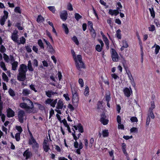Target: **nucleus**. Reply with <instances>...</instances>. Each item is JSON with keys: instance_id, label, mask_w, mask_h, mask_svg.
Instances as JSON below:
<instances>
[{"instance_id": "20", "label": "nucleus", "mask_w": 160, "mask_h": 160, "mask_svg": "<svg viewBox=\"0 0 160 160\" xmlns=\"http://www.w3.org/2000/svg\"><path fill=\"white\" fill-rule=\"evenodd\" d=\"M152 48H155L154 53L155 54L157 55L159 52V50L160 49V47L159 45H157L156 44H155L152 47Z\"/></svg>"}, {"instance_id": "51", "label": "nucleus", "mask_w": 160, "mask_h": 160, "mask_svg": "<svg viewBox=\"0 0 160 160\" xmlns=\"http://www.w3.org/2000/svg\"><path fill=\"white\" fill-rule=\"evenodd\" d=\"M130 120L132 122H138V119L135 117H131Z\"/></svg>"}, {"instance_id": "11", "label": "nucleus", "mask_w": 160, "mask_h": 160, "mask_svg": "<svg viewBox=\"0 0 160 160\" xmlns=\"http://www.w3.org/2000/svg\"><path fill=\"white\" fill-rule=\"evenodd\" d=\"M100 121L104 125H106L108 124L109 120L105 114H102L101 115Z\"/></svg>"}, {"instance_id": "29", "label": "nucleus", "mask_w": 160, "mask_h": 160, "mask_svg": "<svg viewBox=\"0 0 160 160\" xmlns=\"http://www.w3.org/2000/svg\"><path fill=\"white\" fill-rule=\"evenodd\" d=\"M0 66L1 68L4 71L7 70L5 64L3 61H1L0 62Z\"/></svg>"}, {"instance_id": "37", "label": "nucleus", "mask_w": 160, "mask_h": 160, "mask_svg": "<svg viewBox=\"0 0 160 160\" xmlns=\"http://www.w3.org/2000/svg\"><path fill=\"white\" fill-rule=\"evenodd\" d=\"M3 55L4 60L7 62H9L10 60V59L8 56L5 53H3Z\"/></svg>"}, {"instance_id": "41", "label": "nucleus", "mask_w": 160, "mask_h": 160, "mask_svg": "<svg viewBox=\"0 0 160 160\" xmlns=\"http://www.w3.org/2000/svg\"><path fill=\"white\" fill-rule=\"evenodd\" d=\"M21 134L20 133H17L15 134L14 138L17 141H19L20 140V135Z\"/></svg>"}, {"instance_id": "24", "label": "nucleus", "mask_w": 160, "mask_h": 160, "mask_svg": "<svg viewBox=\"0 0 160 160\" xmlns=\"http://www.w3.org/2000/svg\"><path fill=\"white\" fill-rule=\"evenodd\" d=\"M11 64L12 65V69L14 71L16 70L18 66V62L14 61L13 62L11 63Z\"/></svg>"}, {"instance_id": "4", "label": "nucleus", "mask_w": 160, "mask_h": 160, "mask_svg": "<svg viewBox=\"0 0 160 160\" xmlns=\"http://www.w3.org/2000/svg\"><path fill=\"white\" fill-rule=\"evenodd\" d=\"M71 92L72 95V101L73 105L76 107L78 106L79 96L78 92V90L75 87L71 86Z\"/></svg>"}, {"instance_id": "47", "label": "nucleus", "mask_w": 160, "mask_h": 160, "mask_svg": "<svg viewBox=\"0 0 160 160\" xmlns=\"http://www.w3.org/2000/svg\"><path fill=\"white\" fill-rule=\"evenodd\" d=\"M16 26L17 27L18 29L19 30H22L23 28L22 27V25L20 23H17L16 25Z\"/></svg>"}, {"instance_id": "12", "label": "nucleus", "mask_w": 160, "mask_h": 160, "mask_svg": "<svg viewBox=\"0 0 160 160\" xmlns=\"http://www.w3.org/2000/svg\"><path fill=\"white\" fill-rule=\"evenodd\" d=\"M18 118L19 121L22 123L23 122L24 116L25 115V112L23 110L19 111L18 113Z\"/></svg>"}, {"instance_id": "25", "label": "nucleus", "mask_w": 160, "mask_h": 160, "mask_svg": "<svg viewBox=\"0 0 160 160\" xmlns=\"http://www.w3.org/2000/svg\"><path fill=\"white\" fill-rule=\"evenodd\" d=\"M83 148V145L81 142L79 143V148H77L78 149L76 150V152L78 154H80L81 153L80 150Z\"/></svg>"}, {"instance_id": "7", "label": "nucleus", "mask_w": 160, "mask_h": 160, "mask_svg": "<svg viewBox=\"0 0 160 160\" xmlns=\"http://www.w3.org/2000/svg\"><path fill=\"white\" fill-rule=\"evenodd\" d=\"M110 52L113 61L118 62V61L119 56L116 51L114 49L112 48L110 50Z\"/></svg>"}, {"instance_id": "54", "label": "nucleus", "mask_w": 160, "mask_h": 160, "mask_svg": "<svg viewBox=\"0 0 160 160\" xmlns=\"http://www.w3.org/2000/svg\"><path fill=\"white\" fill-rule=\"evenodd\" d=\"M149 30L150 31L153 32L155 30V27L154 25H151L148 27Z\"/></svg>"}, {"instance_id": "2", "label": "nucleus", "mask_w": 160, "mask_h": 160, "mask_svg": "<svg viewBox=\"0 0 160 160\" xmlns=\"http://www.w3.org/2000/svg\"><path fill=\"white\" fill-rule=\"evenodd\" d=\"M27 70V66L25 64H22L20 66L18 76V79L19 80L23 81L25 80L26 78V72Z\"/></svg>"}, {"instance_id": "33", "label": "nucleus", "mask_w": 160, "mask_h": 160, "mask_svg": "<svg viewBox=\"0 0 160 160\" xmlns=\"http://www.w3.org/2000/svg\"><path fill=\"white\" fill-rule=\"evenodd\" d=\"M43 147L44 151L46 152H47L50 149L49 144L43 145Z\"/></svg>"}, {"instance_id": "13", "label": "nucleus", "mask_w": 160, "mask_h": 160, "mask_svg": "<svg viewBox=\"0 0 160 160\" xmlns=\"http://www.w3.org/2000/svg\"><path fill=\"white\" fill-rule=\"evenodd\" d=\"M23 156L25 157L26 159H27L29 158L32 156V153L30 151L29 149H28L24 152Z\"/></svg>"}, {"instance_id": "8", "label": "nucleus", "mask_w": 160, "mask_h": 160, "mask_svg": "<svg viewBox=\"0 0 160 160\" xmlns=\"http://www.w3.org/2000/svg\"><path fill=\"white\" fill-rule=\"evenodd\" d=\"M11 39L15 42H18L19 36L18 35V31L15 30L12 33L11 36Z\"/></svg>"}, {"instance_id": "49", "label": "nucleus", "mask_w": 160, "mask_h": 160, "mask_svg": "<svg viewBox=\"0 0 160 160\" xmlns=\"http://www.w3.org/2000/svg\"><path fill=\"white\" fill-rule=\"evenodd\" d=\"M35 87V85L33 84H31L29 86V87L31 90L34 91L35 92H37V91Z\"/></svg>"}, {"instance_id": "61", "label": "nucleus", "mask_w": 160, "mask_h": 160, "mask_svg": "<svg viewBox=\"0 0 160 160\" xmlns=\"http://www.w3.org/2000/svg\"><path fill=\"white\" fill-rule=\"evenodd\" d=\"M111 76L112 78L115 80L119 78V77L115 73L112 74H111Z\"/></svg>"}, {"instance_id": "42", "label": "nucleus", "mask_w": 160, "mask_h": 160, "mask_svg": "<svg viewBox=\"0 0 160 160\" xmlns=\"http://www.w3.org/2000/svg\"><path fill=\"white\" fill-rule=\"evenodd\" d=\"M149 10L150 12L151 16L153 18H154L155 16V14L154 12V11L153 8H149Z\"/></svg>"}, {"instance_id": "40", "label": "nucleus", "mask_w": 160, "mask_h": 160, "mask_svg": "<svg viewBox=\"0 0 160 160\" xmlns=\"http://www.w3.org/2000/svg\"><path fill=\"white\" fill-rule=\"evenodd\" d=\"M6 48L3 45H1L0 46V52L1 53H4L6 51Z\"/></svg>"}, {"instance_id": "17", "label": "nucleus", "mask_w": 160, "mask_h": 160, "mask_svg": "<svg viewBox=\"0 0 160 160\" xmlns=\"http://www.w3.org/2000/svg\"><path fill=\"white\" fill-rule=\"evenodd\" d=\"M7 116L8 118L12 117L14 115V112L10 108L7 109Z\"/></svg>"}, {"instance_id": "50", "label": "nucleus", "mask_w": 160, "mask_h": 160, "mask_svg": "<svg viewBox=\"0 0 160 160\" xmlns=\"http://www.w3.org/2000/svg\"><path fill=\"white\" fill-rule=\"evenodd\" d=\"M89 93V88L88 87H86L84 92V94L85 96H88V95Z\"/></svg>"}, {"instance_id": "23", "label": "nucleus", "mask_w": 160, "mask_h": 160, "mask_svg": "<svg viewBox=\"0 0 160 160\" xmlns=\"http://www.w3.org/2000/svg\"><path fill=\"white\" fill-rule=\"evenodd\" d=\"M122 151L124 153L126 156H127L128 155V154L127 153L126 151V144L124 143H123L122 145Z\"/></svg>"}, {"instance_id": "9", "label": "nucleus", "mask_w": 160, "mask_h": 160, "mask_svg": "<svg viewBox=\"0 0 160 160\" xmlns=\"http://www.w3.org/2000/svg\"><path fill=\"white\" fill-rule=\"evenodd\" d=\"M4 14L3 16L1 18L0 20V23L2 26L4 24L5 22L8 18V13L7 11H4Z\"/></svg>"}, {"instance_id": "32", "label": "nucleus", "mask_w": 160, "mask_h": 160, "mask_svg": "<svg viewBox=\"0 0 160 160\" xmlns=\"http://www.w3.org/2000/svg\"><path fill=\"white\" fill-rule=\"evenodd\" d=\"M44 20V18L41 15H38L37 19V21L38 23L42 22Z\"/></svg>"}, {"instance_id": "55", "label": "nucleus", "mask_w": 160, "mask_h": 160, "mask_svg": "<svg viewBox=\"0 0 160 160\" xmlns=\"http://www.w3.org/2000/svg\"><path fill=\"white\" fill-rule=\"evenodd\" d=\"M63 97L67 101H69L70 100L68 94V93L64 94L63 95Z\"/></svg>"}, {"instance_id": "21", "label": "nucleus", "mask_w": 160, "mask_h": 160, "mask_svg": "<svg viewBox=\"0 0 160 160\" xmlns=\"http://www.w3.org/2000/svg\"><path fill=\"white\" fill-rule=\"evenodd\" d=\"M28 70L30 72H32L33 71V68L32 66V64L31 61L29 60L28 61Z\"/></svg>"}, {"instance_id": "57", "label": "nucleus", "mask_w": 160, "mask_h": 160, "mask_svg": "<svg viewBox=\"0 0 160 160\" xmlns=\"http://www.w3.org/2000/svg\"><path fill=\"white\" fill-rule=\"evenodd\" d=\"M94 139L92 138H91L90 140V143L89 145V146L90 148L92 147V146L94 142Z\"/></svg>"}, {"instance_id": "48", "label": "nucleus", "mask_w": 160, "mask_h": 160, "mask_svg": "<svg viewBox=\"0 0 160 160\" xmlns=\"http://www.w3.org/2000/svg\"><path fill=\"white\" fill-rule=\"evenodd\" d=\"M122 46L123 47L127 48L128 47V44L127 42L125 40H123L122 42Z\"/></svg>"}, {"instance_id": "30", "label": "nucleus", "mask_w": 160, "mask_h": 160, "mask_svg": "<svg viewBox=\"0 0 160 160\" xmlns=\"http://www.w3.org/2000/svg\"><path fill=\"white\" fill-rule=\"evenodd\" d=\"M38 44L41 49H44V48L43 43L41 39H39L38 42Z\"/></svg>"}, {"instance_id": "43", "label": "nucleus", "mask_w": 160, "mask_h": 160, "mask_svg": "<svg viewBox=\"0 0 160 160\" xmlns=\"http://www.w3.org/2000/svg\"><path fill=\"white\" fill-rule=\"evenodd\" d=\"M151 107L149 108V111H152L155 107L154 101H152L151 102Z\"/></svg>"}, {"instance_id": "6", "label": "nucleus", "mask_w": 160, "mask_h": 160, "mask_svg": "<svg viewBox=\"0 0 160 160\" xmlns=\"http://www.w3.org/2000/svg\"><path fill=\"white\" fill-rule=\"evenodd\" d=\"M30 138L29 139L28 144L31 145L33 149H37L39 148V144L34 138L32 134L30 132Z\"/></svg>"}, {"instance_id": "16", "label": "nucleus", "mask_w": 160, "mask_h": 160, "mask_svg": "<svg viewBox=\"0 0 160 160\" xmlns=\"http://www.w3.org/2000/svg\"><path fill=\"white\" fill-rule=\"evenodd\" d=\"M127 74L128 75L129 79L130 80V82H131V84L134 87H135L136 84L131 73L130 72H127Z\"/></svg>"}, {"instance_id": "14", "label": "nucleus", "mask_w": 160, "mask_h": 160, "mask_svg": "<svg viewBox=\"0 0 160 160\" xmlns=\"http://www.w3.org/2000/svg\"><path fill=\"white\" fill-rule=\"evenodd\" d=\"M68 13L66 10H63L60 13V18L63 21H65L68 17Z\"/></svg>"}, {"instance_id": "53", "label": "nucleus", "mask_w": 160, "mask_h": 160, "mask_svg": "<svg viewBox=\"0 0 160 160\" xmlns=\"http://www.w3.org/2000/svg\"><path fill=\"white\" fill-rule=\"evenodd\" d=\"M138 129L135 127H133L130 129L131 132L137 133L138 132Z\"/></svg>"}, {"instance_id": "18", "label": "nucleus", "mask_w": 160, "mask_h": 160, "mask_svg": "<svg viewBox=\"0 0 160 160\" xmlns=\"http://www.w3.org/2000/svg\"><path fill=\"white\" fill-rule=\"evenodd\" d=\"M45 93L46 96L49 98L51 97L52 95L57 94V92H53L52 90H48L47 91H46Z\"/></svg>"}, {"instance_id": "64", "label": "nucleus", "mask_w": 160, "mask_h": 160, "mask_svg": "<svg viewBox=\"0 0 160 160\" xmlns=\"http://www.w3.org/2000/svg\"><path fill=\"white\" fill-rule=\"evenodd\" d=\"M105 100L107 102H109L111 99L110 94H109L108 95H106L105 96Z\"/></svg>"}, {"instance_id": "60", "label": "nucleus", "mask_w": 160, "mask_h": 160, "mask_svg": "<svg viewBox=\"0 0 160 160\" xmlns=\"http://www.w3.org/2000/svg\"><path fill=\"white\" fill-rule=\"evenodd\" d=\"M20 41L21 43L24 44L25 42L26 39L23 37H22L20 38Z\"/></svg>"}, {"instance_id": "46", "label": "nucleus", "mask_w": 160, "mask_h": 160, "mask_svg": "<svg viewBox=\"0 0 160 160\" xmlns=\"http://www.w3.org/2000/svg\"><path fill=\"white\" fill-rule=\"evenodd\" d=\"M49 9L53 13H55L56 9L54 6H49L48 7Z\"/></svg>"}, {"instance_id": "1", "label": "nucleus", "mask_w": 160, "mask_h": 160, "mask_svg": "<svg viewBox=\"0 0 160 160\" xmlns=\"http://www.w3.org/2000/svg\"><path fill=\"white\" fill-rule=\"evenodd\" d=\"M58 99L59 100L58 101V99L54 100L53 99L48 98L45 101V103L46 104L50 105L53 108L55 107V105L57 103L55 111L58 113L61 114V111L60 109H62L63 107L64 108H65L66 106L64 105L63 100L62 99Z\"/></svg>"}, {"instance_id": "34", "label": "nucleus", "mask_w": 160, "mask_h": 160, "mask_svg": "<svg viewBox=\"0 0 160 160\" xmlns=\"http://www.w3.org/2000/svg\"><path fill=\"white\" fill-rule=\"evenodd\" d=\"M74 17L78 21L80 19L82 18V16L78 13H76L74 14Z\"/></svg>"}, {"instance_id": "28", "label": "nucleus", "mask_w": 160, "mask_h": 160, "mask_svg": "<svg viewBox=\"0 0 160 160\" xmlns=\"http://www.w3.org/2000/svg\"><path fill=\"white\" fill-rule=\"evenodd\" d=\"M8 93L11 96L13 97L15 96L14 91L11 88H9L8 91Z\"/></svg>"}, {"instance_id": "35", "label": "nucleus", "mask_w": 160, "mask_h": 160, "mask_svg": "<svg viewBox=\"0 0 160 160\" xmlns=\"http://www.w3.org/2000/svg\"><path fill=\"white\" fill-rule=\"evenodd\" d=\"M102 47H103L98 44L96 46L95 49L98 52H100L102 49Z\"/></svg>"}, {"instance_id": "26", "label": "nucleus", "mask_w": 160, "mask_h": 160, "mask_svg": "<svg viewBox=\"0 0 160 160\" xmlns=\"http://www.w3.org/2000/svg\"><path fill=\"white\" fill-rule=\"evenodd\" d=\"M102 134L103 137H108L109 135L108 130L107 129L103 130L102 132Z\"/></svg>"}, {"instance_id": "36", "label": "nucleus", "mask_w": 160, "mask_h": 160, "mask_svg": "<svg viewBox=\"0 0 160 160\" xmlns=\"http://www.w3.org/2000/svg\"><path fill=\"white\" fill-rule=\"evenodd\" d=\"M72 40L75 43V44L78 45L79 44V41L77 39V37L74 36L72 38Z\"/></svg>"}, {"instance_id": "22", "label": "nucleus", "mask_w": 160, "mask_h": 160, "mask_svg": "<svg viewBox=\"0 0 160 160\" xmlns=\"http://www.w3.org/2000/svg\"><path fill=\"white\" fill-rule=\"evenodd\" d=\"M31 91L27 89H24L22 90V94L24 96H27L31 94Z\"/></svg>"}, {"instance_id": "62", "label": "nucleus", "mask_w": 160, "mask_h": 160, "mask_svg": "<svg viewBox=\"0 0 160 160\" xmlns=\"http://www.w3.org/2000/svg\"><path fill=\"white\" fill-rule=\"evenodd\" d=\"M67 9L68 10H70V11H72L73 10V8L72 7V4L70 3H69L67 5Z\"/></svg>"}, {"instance_id": "63", "label": "nucleus", "mask_w": 160, "mask_h": 160, "mask_svg": "<svg viewBox=\"0 0 160 160\" xmlns=\"http://www.w3.org/2000/svg\"><path fill=\"white\" fill-rule=\"evenodd\" d=\"M31 47V46H27L25 47L26 50L27 52H32Z\"/></svg>"}, {"instance_id": "39", "label": "nucleus", "mask_w": 160, "mask_h": 160, "mask_svg": "<svg viewBox=\"0 0 160 160\" xmlns=\"http://www.w3.org/2000/svg\"><path fill=\"white\" fill-rule=\"evenodd\" d=\"M62 27L64 29L65 33L66 34H68L69 32V31L67 25L66 24L64 23L62 24Z\"/></svg>"}, {"instance_id": "5", "label": "nucleus", "mask_w": 160, "mask_h": 160, "mask_svg": "<svg viewBox=\"0 0 160 160\" xmlns=\"http://www.w3.org/2000/svg\"><path fill=\"white\" fill-rule=\"evenodd\" d=\"M74 59L75 62L76 67L78 69L81 68H85V67L82 61L81 55H78L74 58Z\"/></svg>"}, {"instance_id": "45", "label": "nucleus", "mask_w": 160, "mask_h": 160, "mask_svg": "<svg viewBox=\"0 0 160 160\" xmlns=\"http://www.w3.org/2000/svg\"><path fill=\"white\" fill-rule=\"evenodd\" d=\"M34 68L37 67L38 66V62L36 59H34L32 62Z\"/></svg>"}, {"instance_id": "27", "label": "nucleus", "mask_w": 160, "mask_h": 160, "mask_svg": "<svg viewBox=\"0 0 160 160\" xmlns=\"http://www.w3.org/2000/svg\"><path fill=\"white\" fill-rule=\"evenodd\" d=\"M121 30L120 29H118L116 32V36L118 39H121Z\"/></svg>"}, {"instance_id": "15", "label": "nucleus", "mask_w": 160, "mask_h": 160, "mask_svg": "<svg viewBox=\"0 0 160 160\" xmlns=\"http://www.w3.org/2000/svg\"><path fill=\"white\" fill-rule=\"evenodd\" d=\"M73 128H72L73 130V129L76 130H78L79 132L81 133H82L83 132V128L82 125L81 124H78L77 126L74 125L73 126Z\"/></svg>"}, {"instance_id": "44", "label": "nucleus", "mask_w": 160, "mask_h": 160, "mask_svg": "<svg viewBox=\"0 0 160 160\" xmlns=\"http://www.w3.org/2000/svg\"><path fill=\"white\" fill-rule=\"evenodd\" d=\"M90 32H91V34H92V37L93 38H95L96 37V35L95 30L93 28L91 29L90 30Z\"/></svg>"}, {"instance_id": "58", "label": "nucleus", "mask_w": 160, "mask_h": 160, "mask_svg": "<svg viewBox=\"0 0 160 160\" xmlns=\"http://www.w3.org/2000/svg\"><path fill=\"white\" fill-rule=\"evenodd\" d=\"M78 83L80 85L81 87H82L84 86V82L82 79L80 78L78 80Z\"/></svg>"}, {"instance_id": "52", "label": "nucleus", "mask_w": 160, "mask_h": 160, "mask_svg": "<svg viewBox=\"0 0 160 160\" xmlns=\"http://www.w3.org/2000/svg\"><path fill=\"white\" fill-rule=\"evenodd\" d=\"M14 11L16 12L19 13H21V10L20 7H16L14 9Z\"/></svg>"}, {"instance_id": "38", "label": "nucleus", "mask_w": 160, "mask_h": 160, "mask_svg": "<svg viewBox=\"0 0 160 160\" xmlns=\"http://www.w3.org/2000/svg\"><path fill=\"white\" fill-rule=\"evenodd\" d=\"M117 10H118V11L119 12L121 11V9L122 8V5L121 3L120 2H118L117 3Z\"/></svg>"}, {"instance_id": "19", "label": "nucleus", "mask_w": 160, "mask_h": 160, "mask_svg": "<svg viewBox=\"0 0 160 160\" xmlns=\"http://www.w3.org/2000/svg\"><path fill=\"white\" fill-rule=\"evenodd\" d=\"M108 13L109 14L111 15H114L115 16H117L119 13V12H118L117 9L113 10L111 9H110L109 10Z\"/></svg>"}, {"instance_id": "31", "label": "nucleus", "mask_w": 160, "mask_h": 160, "mask_svg": "<svg viewBox=\"0 0 160 160\" xmlns=\"http://www.w3.org/2000/svg\"><path fill=\"white\" fill-rule=\"evenodd\" d=\"M2 78L3 80L7 82H8V78L6 74L4 72L2 73Z\"/></svg>"}, {"instance_id": "3", "label": "nucleus", "mask_w": 160, "mask_h": 160, "mask_svg": "<svg viewBox=\"0 0 160 160\" xmlns=\"http://www.w3.org/2000/svg\"><path fill=\"white\" fill-rule=\"evenodd\" d=\"M28 102L31 104L30 106H29L28 105L25 103H21L20 104V107L23 108H24L28 113H33L36 112V110L34 108V105L33 102L30 100H28Z\"/></svg>"}, {"instance_id": "56", "label": "nucleus", "mask_w": 160, "mask_h": 160, "mask_svg": "<svg viewBox=\"0 0 160 160\" xmlns=\"http://www.w3.org/2000/svg\"><path fill=\"white\" fill-rule=\"evenodd\" d=\"M16 128L19 132L18 133H20V134H21L22 132V128L20 126H16Z\"/></svg>"}, {"instance_id": "10", "label": "nucleus", "mask_w": 160, "mask_h": 160, "mask_svg": "<svg viewBox=\"0 0 160 160\" xmlns=\"http://www.w3.org/2000/svg\"><path fill=\"white\" fill-rule=\"evenodd\" d=\"M123 92L124 95L127 97H129L131 93H132V91L130 87L125 88L123 90Z\"/></svg>"}, {"instance_id": "59", "label": "nucleus", "mask_w": 160, "mask_h": 160, "mask_svg": "<svg viewBox=\"0 0 160 160\" xmlns=\"http://www.w3.org/2000/svg\"><path fill=\"white\" fill-rule=\"evenodd\" d=\"M54 114V110L53 109L51 108L49 112V118H50Z\"/></svg>"}]
</instances>
